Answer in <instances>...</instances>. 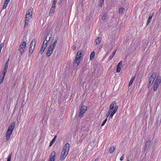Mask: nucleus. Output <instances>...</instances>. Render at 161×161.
I'll return each instance as SVG.
<instances>
[{"label": "nucleus", "mask_w": 161, "mask_h": 161, "mask_svg": "<svg viewBox=\"0 0 161 161\" xmlns=\"http://www.w3.org/2000/svg\"><path fill=\"white\" fill-rule=\"evenodd\" d=\"M118 109V106L116 105V103L115 102H113L109 106L108 112L106 114L107 118L109 116V118L111 119L115 113Z\"/></svg>", "instance_id": "obj_1"}, {"label": "nucleus", "mask_w": 161, "mask_h": 161, "mask_svg": "<svg viewBox=\"0 0 161 161\" xmlns=\"http://www.w3.org/2000/svg\"><path fill=\"white\" fill-rule=\"evenodd\" d=\"M70 145L69 143H67L65 144L64 147L61 154L60 160H63L68 155L69 149Z\"/></svg>", "instance_id": "obj_2"}, {"label": "nucleus", "mask_w": 161, "mask_h": 161, "mask_svg": "<svg viewBox=\"0 0 161 161\" xmlns=\"http://www.w3.org/2000/svg\"><path fill=\"white\" fill-rule=\"evenodd\" d=\"M57 41L56 40H53L51 43L47 53V55L50 56L53 53V51L57 44Z\"/></svg>", "instance_id": "obj_3"}, {"label": "nucleus", "mask_w": 161, "mask_h": 161, "mask_svg": "<svg viewBox=\"0 0 161 161\" xmlns=\"http://www.w3.org/2000/svg\"><path fill=\"white\" fill-rule=\"evenodd\" d=\"M26 43L25 41L22 42L20 45L18 50L19 52L21 55L23 54L25 52L26 49Z\"/></svg>", "instance_id": "obj_4"}, {"label": "nucleus", "mask_w": 161, "mask_h": 161, "mask_svg": "<svg viewBox=\"0 0 161 161\" xmlns=\"http://www.w3.org/2000/svg\"><path fill=\"white\" fill-rule=\"evenodd\" d=\"M36 44V40L35 39H33L30 45L29 54L30 56H31L33 50L35 48Z\"/></svg>", "instance_id": "obj_5"}, {"label": "nucleus", "mask_w": 161, "mask_h": 161, "mask_svg": "<svg viewBox=\"0 0 161 161\" xmlns=\"http://www.w3.org/2000/svg\"><path fill=\"white\" fill-rule=\"evenodd\" d=\"M161 81V77L159 75L157 78L156 80L155 81V82L154 84V88L153 90L154 91H156L158 86L160 83Z\"/></svg>", "instance_id": "obj_6"}, {"label": "nucleus", "mask_w": 161, "mask_h": 161, "mask_svg": "<svg viewBox=\"0 0 161 161\" xmlns=\"http://www.w3.org/2000/svg\"><path fill=\"white\" fill-rule=\"evenodd\" d=\"M32 16V13L31 10H29L27 12L25 16V25L27 24L30 20L31 19Z\"/></svg>", "instance_id": "obj_7"}, {"label": "nucleus", "mask_w": 161, "mask_h": 161, "mask_svg": "<svg viewBox=\"0 0 161 161\" xmlns=\"http://www.w3.org/2000/svg\"><path fill=\"white\" fill-rule=\"evenodd\" d=\"M156 76V73H153L151 75L150 77L149 80V84L148 86L150 87L151 86L152 84L153 83L154 80Z\"/></svg>", "instance_id": "obj_8"}, {"label": "nucleus", "mask_w": 161, "mask_h": 161, "mask_svg": "<svg viewBox=\"0 0 161 161\" xmlns=\"http://www.w3.org/2000/svg\"><path fill=\"white\" fill-rule=\"evenodd\" d=\"M86 110V107L85 106H82L80 109L79 116L80 117H82L83 114Z\"/></svg>", "instance_id": "obj_9"}, {"label": "nucleus", "mask_w": 161, "mask_h": 161, "mask_svg": "<svg viewBox=\"0 0 161 161\" xmlns=\"http://www.w3.org/2000/svg\"><path fill=\"white\" fill-rule=\"evenodd\" d=\"M81 60L82 59L75 57V61L74 63L73 66L75 67H77L80 64Z\"/></svg>", "instance_id": "obj_10"}, {"label": "nucleus", "mask_w": 161, "mask_h": 161, "mask_svg": "<svg viewBox=\"0 0 161 161\" xmlns=\"http://www.w3.org/2000/svg\"><path fill=\"white\" fill-rule=\"evenodd\" d=\"M15 126V123L14 122L11 123L9 126L8 130L13 132Z\"/></svg>", "instance_id": "obj_11"}, {"label": "nucleus", "mask_w": 161, "mask_h": 161, "mask_svg": "<svg viewBox=\"0 0 161 161\" xmlns=\"http://www.w3.org/2000/svg\"><path fill=\"white\" fill-rule=\"evenodd\" d=\"M56 156V153L53 152L51 153L49 158V161H54Z\"/></svg>", "instance_id": "obj_12"}, {"label": "nucleus", "mask_w": 161, "mask_h": 161, "mask_svg": "<svg viewBox=\"0 0 161 161\" xmlns=\"http://www.w3.org/2000/svg\"><path fill=\"white\" fill-rule=\"evenodd\" d=\"M122 65V61H120L118 64L117 66L116 72L117 73L119 72L121 69V67Z\"/></svg>", "instance_id": "obj_13"}, {"label": "nucleus", "mask_w": 161, "mask_h": 161, "mask_svg": "<svg viewBox=\"0 0 161 161\" xmlns=\"http://www.w3.org/2000/svg\"><path fill=\"white\" fill-rule=\"evenodd\" d=\"M83 56L82 51L81 50H80L77 52L76 57L82 59Z\"/></svg>", "instance_id": "obj_14"}, {"label": "nucleus", "mask_w": 161, "mask_h": 161, "mask_svg": "<svg viewBox=\"0 0 161 161\" xmlns=\"http://www.w3.org/2000/svg\"><path fill=\"white\" fill-rule=\"evenodd\" d=\"M12 132H13L11 131H9L8 130H7L5 134V136L7 140H8L9 139Z\"/></svg>", "instance_id": "obj_15"}, {"label": "nucleus", "mask_w": 161, "mask_h": 161, "mask_svg": "<svg viewBox=\"0 0 161 161\" xmlns=\"http://www.w3.org/2000/svg\"><path fill=\"white\" fill-rule=\"evenodd\" d=\"M10 0H5V3L3 7V9H5L6 8L8 4V3L10 1Z\"/></svg>", "instance_id": "obj_16"}, {"label": "nucleus", "mask_w": 161, "mask_h": 161, "mask_svg": "<svg viewBox=\"0 0 161 161\" xmlns=\"http://www.w3.org/2000/svg\"><path fill=\"white\" fill-rule=\"evenodd\" d=\"M55 9H53L52 8H51L50 11L49 12V15L50 16H52L55 12Z\"/></svg>", "instance_id": "obj_17"}, {"label": "nucleus", "mask_w": 161, "mask_h": 161, "mask_svg": "<svg viewBox=\"0 0 161 161\" xmlns=\"http://www.w3.org/2000/svg\"><path fill=\"white\" fill-rule=\"evenodd\" d=\"M153 17V14H150L149 15V18L147 20V25H148L150 23L151 20L152 19V17Z\"/></svg>", "instance_id": "obj_18"}, {"label": "nucleus", "mask_w": 161, "mask_h": 161, "mask_svg": "<svg viewBox=\"0 0 161 161\" xmlns=\"http://www.w3.org/2000/svg\"><path fill=\"white\" fill-rule=\"evenodd\" d=\"M135 78V76H132L129 84V86H130L132 84L133 80Z\"/></svg>", "instance_id": "obj_19"}, {"label": "nucleus", "mask_w": 161, "mask_h": 161, "mask_svg": "<svg viewBox=\"0 0 161 161\" xmlns=\"http://www.w3.org/2000/svg\"><path fill=\"white\" fill-rule=\"evenodd\" d=\"M151 141L150 140H148L146 143L145 147L146 148H148L149 147Z\"/></svg>", "instance_id": "obj_20"}, {"label": "nucleus", "mask_w": 161, "mask_h": 161, "mask_svg": "<svg viewBox=\"0 0 161 161\" xmlns=\"http://www.w3.org/2000/svg\"><path fill=\"white\" fill-rule=\"evenodd\" d=\"M95 52H92L90 55V60H92V59L94 58L95 55Z\"/></svg>", "instance_id": "obj_21"}, {"label": "nucleus", "mask_w": 161, "mask_h": 161, "mask_svg": "<svg viewBox=\"0 0 161 161\" xmlns=\"http://www.w3.org/2000/svg\"><path fill=\"white\" fill-rule=\"evenodd\" d=\"M116 50H114L112 54L111 55L109 56V60H111L112 58H113V57H114V56L115 55V53H116Z\"/></svg>", "instance_id": "obj_22"}, {"label": "nucleus", "mask_w": 161, "mask_h": 161, "mask_svg": "<svg viewBox=\"0 0 161 161\" xmlns=\"http://www.w3.org/2000/svg\"><path fill=\"white\" fill-rule=\"evenodd\" d=\"M115 147L114 146H112L110 147L109 150V152L110 153H112L114 151Z\"/></svg>", "instance_id": "obj_23"}, {"label": "nucleus", "mask_w": 161, "mask_h": 161, "mask_svg": "<svg viewBox=\"0 0 161 161\" xmlns=\"http://www.w3.org/2000/svg\"><path fill=\"white\" fill-rule=\"evenodd\" d=\"M101 38L100 37H98L95 40V42L96 44V45H97L101 41Z\"/></svg>", "instance_id": "obj_24"}, {"label": "nucleus", "mask_w": 161, "mask_h": 161, "mask_svg": "<svg viewBox=\"0 0 161 161\" xmlns=\"http://www.w3.org/2000/svg\"><path fill=\"white\" fill-rule=\"evenodd\" d=\"M56 137V136H55L52 139V141L50 143V144L49 145L50 147L52 145V144L54 142H55V141Z\"/></svg>", "instance_id": "obj_25"}, {"label": "nucleus", "mask_w": 161, "mask_h": 161, "mask_svg": "<svg viewBox=\"0 0 161 161\" xmlns=\"http://www.w3.org/2000/svg\"><path fill=\"white\" fill-rule=\"evenodd\" d=\"M124 8H120L118 10V12L119 14H122L124 12Z\"/></svg>", "instance_id": "obj_26"}, {"label": "nucleus", "mask_w": 161, "mask_h": 161, "mask_svg": "<svg viewBox=\"0 0 161 161\" xmlns=\"http://www.w3.org/2000/svg\"><path fill=\"white\" fill-rule=\"evenodd\" d=\"M103 2L104 0H100L99 1V6L100 7H101L103 3Z\"/></svg>", "instance_id": "obj_27"}, {"label": "nucleus", "mask_w": 161, "mask_h": 161, "mask_svg": "<svg viewBox=\"0 0 161 161\" xmlns=\"http://www.w3.org/2000/svg\"><path fill=\"white\" fill-rule=\"evenodd\" d=\"M50 36L47 35L45 38V41L48 42V41L50 40Z\"/></svg>", "instance_id": "obj_28"}, {"label": "nucleus", "mask_w": 161, "mask_h": 161, "mask_svg": "<svg viewBox=\"0 0 161 161\" xmlns=\"http://www.w3.org/2000/svg\"><path fill=\"white\" fill-rule=\"evenodd\" d=\"M45 49V48H44L43 47H42L40 51V53L41 54L42 53H43Z\"/></svg>", "instance_id": "obj_29"}, {"label": "nucleus", "mask_w": 161, "mask_h": 161, "mask_svg": "<svg viewBox=\"0 0 161 161\" xmlns=\"http://www.w3.org/2000/svg\"><path fill=\"white\" fill-rule=\"evenodd\" d=\"M7 68H4L3 70V71L2 73L5 74L7 71Z\"/></svg>", "instance_id": "obj_30"}, {"label": "nucleus", "mask_w": 161, "mask_h": 161, "mask_svg": "<svg viewBox=\"0 0 161 161\" xmlns=\"http://www.w3.org/2000/svg\"><path fill=\"white\" fill-rule=\"evenodd\" d=\"M11 154H10L8 157L7 161H11Z\"/></svg>", "instance_id": "obj_31"}, {"label": "nucleus", "mask_w": 161, "mask_h": 161, "mask_svg": "<svg viewBox=\"0 0 161 161\" xmlns=\"http://www.w3.org/2000/svg\"><path fill=\"white\" fill-rule=\"evenodd\" d=\"M107 118H106L105 120L103 121V122L102 125H101V126H104V125L106 123L107 121Z\"/></svg>", "instance_id": "obj_32"}, {"label": "nucleus", "mask_w": 161, "mask_h": 161, "mask_svg": "<svg viewBox=\"0 0 161 161\" xmlns=\"http://www.w3.org/2000/svg\"><path fill=\"white\" fill-rule=\"evenodd\" d=\"M8 61L9 60H8L6 63L5 64V68H8Z\"/></svg>", "instance_id": "obj_33"}, {"label": "nucleus", "mask_w": 161, "mask_h": 161, "mask_svg": "<svg viewBox=\"0 0 161 161\" xmlns=\"http://www.w3.org/2000/svg\"><path fill=\"white\" fill-rule=\"evenodd\" d=\"M5 75V74L2 73V74L0 75V78L4 79Z\"/></svg>", "instance_id": "obj_34"}, {"label": "nucleus", "mask_w": 161, "mask_h": 161, "mask_svg": "<svg viewBox=\"0 0 161 161\" xmlns=\"http://www.w3.org/2000/svg\"><path fill=\"white\" fill-rule=\"evenodd\" d=\"M55 4L54 3H53L52 5V7L51 8H53V9H55Z\"/></svg>", "instance_id": "obj_35"}, {"label": "nucleus", "mask_w": 161, "mask_h": 161, "mask_svg": "<svg viewBox=\"0 0 161 161\" xmlns=\"http://www.w3.org/2000/svg\"><path fill=\"white\" fill-rule=\"evenodd\" d=\"M106 18V14H104L102 17V19L103 20H104Z\"/></svg>", "instance_id": "obj_36"}, {"label": "nucleus", "mask_w": 161, "mask_h": 161, "mask_svg": "<svg viewBox=\"0 0 161 161\" xmlns=\"http://www.w3.org/2000/svg\"><path fill=\"white\" fill-rule=\"evenodd\" d=\"M3 78H0V84L3 82Z\"/></svg>", "instance_id": "obj_37"}, {"label": "nucleus", "mask_w": 161, "mask_h": 161, "mask_svg": "<svg viewBox=\"0 0 161 161\" xmlns=\"http://www.w3.org/2000/svg\"><path fill=\"white\" fill-rule=\"evenodd\" d=\"M76 49V46L75 45H74L72 47V49L73 50H75Z\"/></svg>", "instance_id": "obj_38"}, {"label": "nucleus", "mask_w": 161, "mask_h": 161, "mask_svg": "<svg viewBox=\"0 0 161 161\" xmlns=\"http://www.w3.org/2000/svg\"><path fill=\"white\" fill-rule=\"evenodd\" d=\"M47 46V45H46L45 44V43H43V45H42V47H43L44 48H45Z\"/></svg>", "instance_id": "obj_39"}, {"label": "nucleus", "mask_w": 161, "mask_h": 161, "mask_svg": "<svg viewBox=\"0 0 161 161\" xmlns=\"http://www.w3.org/2000/svg\"><path fill=\"white\" fill-rule=\"evenodd\" d=\"M124 159V157L123 155L120 158V160L121 161H122Z\"/></svg>", "instance_id": "obj_40"}, {"label": "nucleus", "mask_w": 161, "mask_h": 161, "mask_svg": "<svg viewBox=\"0 0 161 161\" xmlns=\"http://www.w3.org/2000/svg\"><path fill=\"white\" fill-rule=\"evenodd\" d=\"M47 43H48V42L46 41H44V42H43L44 43H45V44L47 45Z\"/></svg>", "instance_id": "obj_41"}, {"label": "nucleus", "mask_w": 161, "mask_h": 161, "mask_svg": "<svg viewBox=\"0 0 161 161\" xmlns=\"http://www.w3.org/2000/svg\"><path fill=\"white\" fill-rule=\"evenodd\" d=\"M57 0H54L53 2V3L56 4L57 3Z\"/></svg>", "instance_id": "obj_42"}, {"label": "nucleus", "mask_w": 161, "mask_h": 161, "mask_svg": "<svg viewBox=\"0 0 161 161\" xmlns=\"http://www.w3.org/2000/svg\"><path fill=\"white\" fill-rule=\"evenodd\" d=\"M97 159L96 158V159H95V160L94 161H97Z\"/></svg>", "instance_id": "obj_43"}, {"label": "nucleus", "mask_w": 161, "mask_h": 161, "mask_svg": "<svg viewBox=\"0 0 161 161\" xmlns=\"http://www.w3.org/2000/svg\"><path fill=\"white\" fill-rule=\"evenodd\" d=\"M127 161H129V160H128Z\"/></svg>", "instance_id": "obj_44"}]
</instances>
